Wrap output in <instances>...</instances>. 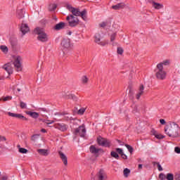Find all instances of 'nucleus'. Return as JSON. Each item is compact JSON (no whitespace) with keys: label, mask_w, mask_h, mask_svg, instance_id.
Instances as JSON below:
<instances>
[{"label":"nucleus","mask_w":180,"mask_h":180,"mask_svg":"<svg viewBox=\"0 0 180 180\" xmlns=\"http://www.w3.org/2000/svg\"><path fill=\"white\" fill-rule=\"evenodd\" d=\"M20 106L21 109H26V103H24L23 101L20 102Z\"/></svg>","instance_id":"nucleus-39"},{"label":"nucleus","mask_w":180,"mask_h":180,"mask_svg":"<svg viewBox=\"0 0 180 180\" xmlns=\"http://www.w3.org/2000/svg\"><path fill=\"white\" fill-rule=\"evenodd\" d=\"M2 179H3V180H6V179H8V176H2Z\"/></svg>","instance_id":"nucleus-54"},{"label":"nucleus","mask_w":180,"mask_h":180,"mask_svg":"<svg viewBox=\"0 0 180 180\" xmlns=\"http://www.w3.org/2000/svg\"><path fill=\"white\" fill-rule=\"evenodd\" d=\"M68 34L69 36H71V34H72V32L71 31H69V32H68Z\"/></svg>","instance_id":"nucleus-56"},{"label":"nucleus","mask_w":180,"mask_h":180,"mask_svg":"<svg viewBox=\"0 0 180 180\" xmlns=\"http://www.w3.org/2000/svg\"><path fill=\"white\" fill-rule=\"evenodd\" d=\"M110 155H111V157H112V158H115V160H119V158H120L119 154H117L115 151H111Z\"/></svg>","instance_id":"nucleus-27"},{"label":"nucleus","mask_w":180,"mask_h":180,"mask_svg":"<svg viewBox=\"0 0 180 180\" xmlns=\"http://www.w3.org/2000/svg\"><path fill=\"white\" fill-rule=\"evenodd\" d=\"M117 143H120V146H124V143L122 142L120 140H117Z\"/></svg>","instance_id":"nucleus-52"},{"label":"nucleus","mask_w":180,"mask_h":180,"mask_svg":"<svg viewBox=\"0 0 180 180\" xmlns=\"http://www.w3.org/2000/svg\"><path fill=\"white\" fill-rule=\"evenodd\" d=\"M159 179H160V180L167 179V176H165V174H164L163 173H160L159 174Z\"/></svg>","instance_id":"nucleus-37"},{"label":"nucleus","mask_w":180,"mask_h":180,"mask_svg":"<svg viewBox=\"0 0 180 180\" xmlns=\"http://www.w3.org/2000/svg\"><path fill=\"white\" fill-rule=\"evenodd\" d=\"M97 143L102 147H110V141L101 136L97 139Z\"/></svg>","instance_id":"nucleus-7"},{"label":"nucleus","mask_w":180,"mask_h":180,"mask_svg":"<svg viewBox=\"0 0 180 180\" xmlns=\"http://www.w3.org/2000/svg\"><path fill=\"white\" fill-rule=\"evenodd\" d=\"M41 133H47V131L44 129H41Z\"/></svg>","instance_id":"nucleus-53"},{"label":"nucleus","mask_w":180,"mask_h":180,"mask_svg":"<svg viewBox=\"0 0 180 180\" xmlns=\"http://www.w3.org/2000/svg\"><path fill=\"white\" fill-rule=\"evenodd\" d=\"M18 148L19 153H20L21 154H27V153L29 151L25 148H20V145H18Z\"/></svg>","instance_id":"nucleus-25"},{"label":"nucleus","mask_w":180,"mask_h":180,"mask_svg":"<svg viewBox=\"0 0 180 180\" xmlns=\"http://www.w3.org/2000/svg\"><path fill=\"white\" fill-rule=\"evenodd\" d=\"M35 34H38L37 40L41 41L42 43H46L49 41V35L44 32V30L40 27H37L34 30Z\"/></svg>","instance_id":"nucleus-3"},{"label":"nucleus","mask_w":180,"mask_h":180,"mask_svg":"<svg viewBox=\"0 0 180 180\" xmlns=\"http://www.w3.org/2000/svg\"><path fill=\"white\" fill-rule=\"evenodd\" d=\"M57 9V5L56 4H51L49 7V11L53 12V11H56Z\"/></svg>","instance_id":"nucleus-29"},{"label":"nucleus","mask_w":180,"mask_h":180,"mask_svg":"<svg viewBox=\"0 0 180 180\" xmlns=\"http://www.w3.org/2000/svg\"><path fill=\"white\" fill-rule=\"evenodd\" d=\"M125 147L127 148L128 151L132 154L133 153V147H131L130 145L125 144Z\"/></svg>","instance_id":"nucleus-34"},{"label":"nucleus","mask_w":180,"mask_h":180,"mask_svg":"<svg viewBox=\"0 0 180 180\" xmlns=\"http://www.w3.org/2000/svg\"><path fill=\"white\" fill-rule=\"evenodd\" d=\"M3 70H5L8 72V75L13 74V68H12V63H8L2 66Z\"/></svg>","instance_id":"nucleus-11"},{"label":"nucleus","mask_w":180,"mask_h":180,"mask_svg":"<svg viewBox=\"0 0 180 180\" xmlns=\"http://www.w3.org/2000/svg\"><path fill=\"white\" fill-rule=\"evenodd\" d=\"M0 101H3L4 102H7V101H12V96H6V97H1Z\"/></svg>","instance_id":"nucleus-26"},{"label":"nucleus","mask_w":180,"mask_h":180,"mask_svg":"<svg viewBox=\"0 0 180 180\" xmlns=\"http://www.w3.org/2000/svg\"><path fill=\"white\" fill-rule=\"evenodd\" d=\"M151 133H152V134H153V136H155V137L156 134H158V133L157 132V131H155V129H152V130H151Z\"/></svg>","instance_id":"nucleus-48"},{"label":"nucleus","mask_w":180,"mask_h":180,"mask_svg":"<svg viewBox=\"0 0 180 180\" xmlns=\"http://www.w3.org/2000/svg\"><path fill=\"white\" fill-rule=\"evenodd\" d=\"M17 91H18V92H20V89H18Z\"/></svg>","instance_id":"nucleus-58"},{"label":"nucleus","mask_w":180,"mask_h":180,"mask_svg":"<svg viewBox=\"0 0 180 180\" xmlns=\"http://www.w3.org/2000/svg\"><path fill=\"white\" fill-rule=\"evenodd\" d=\"M153 165H158V171L161 172L162 171V167H161V165H160V162H153Z\"/></svg>","instance_id":"nucleus-31"},{"label":"nucleus","mask_w":180,"mask_h":180,"mask_svg":"<svg viewBox=\"0 0 180 180\" xmlns=\"http://www.w3.org/2000/svg\"><path fill=\"white\" fill-rule=\"evenodd\" d=\"M166 179L167 180H174V174L171 173H168L166 176Z\"/></svg>","instance_id":"nucleus-35"},{"label":"nucleus","mask_w":180,"mask_h":180,"mask_svg":"<svg viewBox=\"0 0 180 180\" xmlns=\"http://www.w3.org/2000/svg\"><path fill=\"white\" fill-rule=\"evenodd\" d=\"M126 6V4L124 3H119L115 6H112V9H115V11H117L119 9H123Z\"/></svg>","instance_id":"nucleus-21"},{"label":"nucleus","mask_w":180,"mask_h":180,"mask_svg":"<svg viewBox=\"0 0 180 180\" xmlns=\"http://www.w3.org/2000/svg\"><path fill=\"white\" fill-rule=\"evenodd\" d=\"M65 119L66 120H71V118H69L68 117H65Z\"/></svg>","instance_id":"nucleus-57"},{"label":"nucleus","mask_w":180,"mask_h":180,"mask_svg":"<svg viewBox=\"0 0 180 180\" xmlns=\"http://www.w3.org/2000/svg\"><path fill=\"white\" fill-rule=\"evenodd\" d=\"M99 26L101 27H105V26H106V22H101Z\"/></svg>","instance_id":"nucleus-50"},{"label":"nucleus","mask_w":180,"mask_h":180,"mask_svg":"<svg viewBox=\"0 0 180 180\" xmlns=\"http://www.w3.org/2000/svg\"><path fill=\"white\" fill-rule=\"evenodd\" d=\"M17 17L18 18V19H22V18H25V11H23V9L18 10Z\"/></svg>","instance_id":"nucleus-24"},{"label":"nucleus","mask_w":180,"mask_h":180,"mask_svg":"<svg viewBox=\"0 0 180 180\" xmlns=\"http://www.w3.org/2000/svg\"><path fill=\"white\" fill-rule=\"evenodd\" d=\"M116 32L113 33L110 36V41H115V39H116Z\"/></svg>","instance_id":"nucleus-38"},{"label":"nucleus","mask_w":180,"mask_h":180,"mask_svg":"<svg viewBox=\"0 0 180 180\" xmlns=\"http://www.w3.org/2000/svg\"><path fill=\"white\" fill-rule=\"evenodd\" d=\"M78 115H82L83 113H85V108H80L78 112H77Z\"/></svg>","instance_id":"nucleus-40"},{"label":"nucleus","mask_w":180,"mask_h":180,"mask_svg":"<svg viewBox=\"0 0 180 180\" xmlns=\"http://www.w3.org/2000/svg\"><path fill=\"white\" fill-rule=\"evenodd\" d=\"M115 150L117 151V153H118V154H120V155L122 154H123V149L120 148H117L115 149Z\"/></svg>","instance_id":"nucleus-42"},{"label":"nucleus","mask_w":180,"mask_h":180,"mask_svg":"<svg viewBox=\"0 0 180 180\" xmlns=\"http://www.w3.org/2000/svg\"><path fill=\"white\" fill-rule=\"evenodd\" d=\"M74 124H77V122H74Z\"/></svg>","instance_id":"nucleus-59"},{"label":"nucleus","mask_w":180,"mask_h":180,"mask_svg":"<svg viewBox=\"0 0 180 180\" xmlns=\"http://www.w3.org/2000/svg\"><path fill=\"white\" fill-rule=\"evenodd\" d=\"M130 174V169L126 168L124 169V176H125V178H127L129 176V175Z\"/></svg>","instance_id":"nucleus-30"},{"label":"nucleus","mask_w":180,"mask_h":180,"mask_svg":"<svg viewBox=\"0 0 180 180\" xmlns=\"http://www.w3.org/2000/svg\"><path fill=\"white\" fill-rule=\"evenodd\" d=\"M0 49L1 50V51H3V53H8V47H6V46L1 45L0 46Z\"/></svg>","instance_id":"nucleus-32"},{"label":"nucleus","mask_w":180,"mask_h":180,"mask_svg":"<svg viewBox=\"0 0 180 180\" xmlns=\"http://www.w3.org/2000/svg\"><path fill=\"white\" fill-rule=\"evenodd\" d=\"M134 93L133 92V91L129 90V99H131V101H134Z\"/></svg>","instance_id":"nucleus-36"},{"label":"nucleus","mask_w":180,"mask_h":180,"mask_svg":"<svg viewBox=\"0 0 180 180\" xmlns=\"http://www.w3.org/2000/svg\"><path fill=\"white\" fill-rule=\"evenodd\" d=\"M89 150H90V153L91 154H94V155H96V157L99 155V153H103V149L98 148L94 145L90 146Z\"/></svg>","instance_id":"nucleus-10"},{"label":"nucleus","mask_w":180,"mask_h":180,"mask_svg":"<svg viewBox=\"0 0 180 180\" xmlns=\"http://www.w3.org/2000/svg\"><path fill=\"white\" fill-rule=\"evenodd\" d=\"M0 141H6V138L5 136H0Z\"/></svg>","instance_id":"nucleus-49"},{"label":"nucleus","mask_w":180,"mask_h":180,"mask_svg":"<svg viewBox=\"0 0 180 180\" xmlns=\"http://www.w3.org/2000/svg\"><path fill=\"white\" fill-rule=\"evenodd\" d=\"M97 178L98 180H105L108 179V175L106 174V172H105V170L100 169L98 173L97 174Z\"/></svg>","instance_id":"nucleus-12"},{"label":"nucleus","mask_w":180,"mask_h":180,"mask_svg":"<svg viewBox=\"0 0 180 180\" xmlns=\"http://www.w3.org/2000/svg\"><path fill=\"white\" fill-rule=\"evenodd\" d=\"M26 113L28 115V116L32 117V119H37V117L40 116V114L36 112L27 111Z\"/></svg>","instance_id":"nucleus-20"},{"label":"nucleus","mask_w":180,"mask_h":180,"mask_svg":"<svg viewBox=\"0 0 180 180\" xmlns=\"http://www.w3.org/2000/svg\"><path fill=\"white\" fill-rule=\"evenodd\" d=\"M117 53L120 55L123 54V49L120 47L117 48Z\"/></svg>","instance_id":"nucleus-45"},{"label":"nucleus","mask_w":180,"mask_h":180,"mask_svg":"<svg viewBox=\"0 0 180 180\" xmlns=\"http://www.w3.org/2000/svg\"><path fill=\"white\" fill-rule=\"evenodd\" d=\"M20 30L22 33V34H26L30 30L29 26H27V24H22Z\"/></svg>","instance_id":"nucleus-19"},{"label":"nucleus","mask_w":180,"mask_h":180,"mask_svg":"<svg viewBox=\"0 0 180 180\" xmlns=\"http://www.w3.org/2000/svg\"><path fill=\"white\" fill-rule=\"evenodd\" d=\"M143 168V165H139V169H141Z\"/></svg>","instance_id":"nucleus-55"},{"label":"nucleus","mask_w":180,"mask_h":180,"mask_svg":"<svg viewBox=\"0 0 180 180\" xmlns=\"http://www.w3.org/2000/svg\"><path fill=\"white\" fill-rule=\"evenodd\" d=\"M55 129H58V130H60V131H66L68 129V125L65 124H56Z\"/></svg>","instance_id":"nucleus-15"},{"label":"nucleus","mask_w":180,"mask_h":180,"mask_svg":"<svg viewBox=\"0 0 180 180\" xmlns=\"http://www.w3.org/2000/svg\"><path fill=\"white\" fill-rule=\"evenodd\" d=\"M158 64H161L162 68H164V65H169V60H164L163 62L158 63Z\"/></svg>","instance_id":"nucleus-33"},{"label":"nucleus","mask_w":180,"mask_h":180,"mask_svg":"<svg viewBox=\"0 0 180 180\" xmlns=\"http://www.w3.org/2000/svg\"><path fill=\"white\" fill-rule=\"evenodd\" d=\"M39 120H41V119H39Z\"/></svg>","instance_id":"nucleus-60"},{"label":"nucleus","mask_w":180,"mask_h":180,"mask_svg":"<svg viewBox=\"0 0 180 180\" xmlns=\"http://www.w3.org/2000/svg\"><path fill=\"white\" fill-rule=\"evenodd\" d=\"M64 27H65V22H60L58 24H56L53 29L54 30H61L63 29H64Z\"/></svg>","instance_id":"nucleus-18"},{"label":"nucleus","mask_w":180,"mask_h":180,"mask_svg":"<svg viewBox=\"0 0 180 180\" xmlns=\"http://www.w3.org/2000/svg\"><path fill=\"white\" fill-rule=\"evenodd\" d=\"M7 114L11 117H16L17 119H20V120H27V118H26L22 114H16L11 112H7Z\"/></svg>","instance_id":"nucleus-14"},{"label":"nucleus","mask_w":180,"mask_h":180,"mask_svg":"<svg viewBox=\"0 0 180 180\" xmlns=\"http://www.w3.org/2000/svg\"><path fill=\"white\" fill-rule=\"evenodd\" d=\"M121 157L123 160H127V155H126V154H124V153L121 154Z\"/></svg>","instance_id":"nucleus-46"},{"label":"nucleus","mask_w":180,"mask_h":180,"mask_svg":"<svg viewBox=\"0 0 180 180\" xmlns=\"http://www.w3.org/2000/svg\"><path fill=\"white\" fill-rule=\"evenodd\" d=\"M152 6L155 9H162L164 8V6L160 3H156L155 1H152Z\"/></svg>","instance_id":"nucleus-22"},{"label":"nucleus","mask_w":180,"mask_h":180,"mask_svg":"<svg viewBox=\"0 0 180 180\" xmlns=\"http://www.w3.org/2000/svg\"><path fill=\"white\" fill-rule=\"evenodd\" d=\"M58 155L64 165H68V160L65 154H64V153H63L62 151H59Z\"/></svg>","instance_id":"nucleus-16"},{"label":"nucleus","mask_w":180,"mask_h":180,"mask_svg":"<svg viewBox=\"0 0 180 180\" xmlns=\"http://www.w3.org/2000/svg\"><path fill=\"white\" fill-rule=\"evenodd\" d=\"M60 45L63 50H69V49H71V39L68 38L63 39L61 41Z\"/></svg>","instance_id":"nucleus-9"},{"label":"nucleus","mask_w":180,"mask_h":180,"mask_svg":"<svg viewBox=\"0 0 180 180\" xmlns=\"http://www.w3.org/2000/svg\"><path fill=\"white\" fill-rule=\"evenodd\" d=\"M88 81H89V79L86 76H83L82 77V83L86 85V84H88Z\"/></svg>","instance_id":"nucleus-28"},{"label":"nucleus","mask_w":180,"mask_h":180,"mask_svg":"<svg viewBox=\"0 0 180 180\" xmlns=\"http://www.w3.org/2000/svg\"><path fill=\"white\" fill-rule=\"evenodd\" d=\"M66 20H68V25L70 27H75V26H78V25H79V20L78 18L75 17L72 15H68Z\"/></svg>","instance_id":"nucleus-5"},{"label":"nucleus","mask_w":180,"mask_h":180,"mask_svg":"<svg viewBox=\"0 0 180 180\" xmlns=\"http://www.w3.org/2000/svg\"><path fill=\"white\" fill-rule=\"evenodd\" d=\"M13 65L18 72H19V71H22V58H20V56H18L15 58V60L13 62Z\"/></svg>","instance_id":"nucleus-8"},{"label":"nucleus","mask_w":180,"mask_h":180,"mask_svg":"<svg viewBox=\"0 0 180 180\" xmlns=\"http://www.w3.org/2000/svg\"><path fill=\"white\" fill-rule=\"evenodd\" d=\"M37 137H39V135L34 134L31 137V139L32 141H36V140H37Z\"/></svg>","instance_id":"nucleus-43"},{"label":"nucleus","mask_w":180,"mask_h":180,"mask_svg":"<svg viewBox=\"0 0 180 180\" xmlns=\"http://www.w3.org/2000/svg\"><path fill=\"white\" fill-rule=\"evenodd\" d=\"M174 151H175V153H176L177 154H180V148H179V147H176V148H174Z\"/></svg>","instance_id":"nucleus-47"},{"label":"nucleus","mask_w":180,"mask_h":180,"mask_svg":"<svg viewBox=\"0 0 180 180\" xmlns=\"http://www.w3.org/2000/svg\"><path fill=\"white\" fill-rule=\"evenodd\" d=\"M160 123H161L162 124H165V120H164V119H160Z\"/></svg>","instance_id":"nucleus-51"},{"label":"nucleus","mask_w":180,"mask_h":180,"mask_svg":"<svg viewBox=\"0 0 180 180\" xmlns=\"http://www.w3.org/2000/svg\"><path fill=\"white\" fill-rule=\"evenodd\" d=\"M43 122H46V124H53V123H54V120H46L43 121Z\"/></svg>","instance_id":"nucleus-44"},{"label":"nucleus","mask_w":180,"mask_h":180,"mask_svg":"<svg viewBox=\"0 0 180 180\" xmlns=\"http://www.w3.org/2000/svg\"><path fill=\"white\" fill-rule=\"evenodd\" d=\"M66 9L71 12L72 16H80L83 20H86V10L79 11V8L72 7L71 5H67Z\"/></svg>","instance_id":"nucleus-2"},{"label":"nucleus","mask_w":180,"mask_h":180,"mask_svg":"<svg viewBox=\"0 0 180 180\" xmlns=\"http://www.w3.org/2000/svg\"><path fill=\"white\" fill-rule=\"evenodd\" d=\"M165 132L169 137L175 139L179 136V125L175 122H171L165 128Z\"/></svg>","instance_id":"nucleus-1"},{"label":"nucleus","mask_w":180,"mask_h":180,"mask_svg":"<svg viewBox=\"0 0 180 180\" xmlns=\"http://www.w3.org/2000/svg\"><path fill=\"white\" fill-rule=\"evenodd\" d=\"M101 34L97 33L95 35V41L96 43H97L98 44H100L101 46H106V44H108V41H101Z\"/></svg>","instance_id":"nucleus-13"},{"label":"nucleus","mask_w":180,"mask_h":180,"mask_svg":"<svg viewBox=\"0 0 180 180\" xmlns=\"http://www.w3.org/2000/svg\"><path fill=\"white\" fill-rule=\"evenodd\" d=\"M73 134L75 136H79L80 137H84L86 134V129H85V125L82 124L78 128L73 130Z\"/></svg>","instance_id":"nucleus-6"},{"label":"nucleus","mask_w":180,"mask_h":180,"mask_svg":"<svg viewBox=\"0 0 180 180\" xmlns=\"http://www.w3.org/2000/svg\"><path fill=\"white\" fill-rule=\"evenodd\" d=\"M155 137L156 139H158L159 140H161L162 139H164L165 136H164V135L157 134Z\"/></svg>","instance_id":"nucleus-41"},{"label":"nucleus","mask_w":180,"mask_h":180,"mask_svg":"<svg viewBox=\"0 0 180 180\" xmlns=\"http://www.w3.org/2000/svg\"><path fill=\"white\" fill-rule=\"evenodd\" d=\"M155 75L156 78H158V79H160V81H163V79H165L167 78V72L165 71L162 64L157 65Z\"/></svg>","instance_id":"nucleus-4"},{"label":"nucleus","mask_w":180,"mask_h":180,"mask_svg":"<svg viewBox=\"0 0 180 180\" xmlns=\"http://www.w3.org/2000/svg\"><path fill=\"white\" fill-rule=\"evenodd\" d=\"M144 94V85L141 84L139 88L138 93L136 94V98L139 101L141 96Z\"/></svg>","instance_id":"nucleus-17"},{"label":"nucleus","mask_w":180,"mask_h":180,"mask_svg":"<svg viewBox=\"0 0 180 180\" xmlns=\"http://www.w3.org/2000/svg\"><path fill=\"white\" fill-rule=\"evenodd\" d=\"M37 153H39L40 155H44V157L49 155V150L47 149H38Z\"/></svg>","instance_id":"nucleus-23"}]
</instances>
